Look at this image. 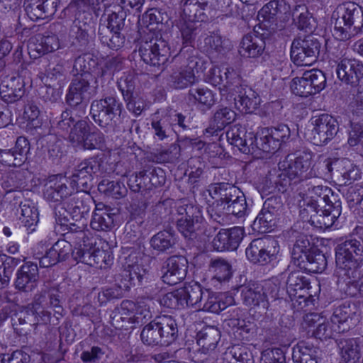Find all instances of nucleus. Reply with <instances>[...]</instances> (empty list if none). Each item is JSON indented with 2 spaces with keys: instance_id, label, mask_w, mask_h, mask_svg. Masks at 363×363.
I'll return each instance as SVG.
<instances>
[{
  "instance_id": "nucleus-1",
  "label": "nucleus",
  "mask_w": 363,
  "mask_h": 363,
  "mask_svg": "<svg viewBox=\"0 0 363 363\" xmlns=\"http://www.w3.org/2000/svg\"><path fill=\"white\" fill-rule=\"evenodd\" d=\"M300 211L303 219L320 228L331 227L342 212V203L332 189L323 185H311Z\"/></svg>"
},
{
  "instance_id": "nucleus-2",
  "label": "nucleus",
  "mask_w": 363,
  "mask_h": 363,
  "mask_svg": "<svg viewBox=\"0 0 363 363\" xmlns=\"http://www.w3.org/2000/svg\"><path fill=\"white\" fill-rule=\"evenodd\" d=\"M337 272L350 279L361 296H363V247L357 239H349L335 247Z\"/></svg>"
},
{
  "instance_id": "nucleus-3",
  "label": "nucleus",
  "mask_w": 363,
  "mask_h": 363,
  "mask_svg": "<svg viewBox=\"0 0 363 363\" xmlns=\"http://www.w3.org/2000/svg\"><path fill=\"white\" fill-rule=\"evenodd\" d=\"M313 155L308 151L298 152L288 155L279 163L281 172L275 183L282 187L279 191H285L288 187L312 177H316L315 164L312 166Z\"/></svg>"
},
{
  "instance_id": "nucleus-4",
  "label": "nucleus",
  "mask_w": 363,
  "mask_h": 363,
  "mask_svg": "<svg viewBox=\"0 0 363 363\" xmlns=\"http://www.w3.org/2000/svg\"><path fill=\"white\" fill-rule=\"evenodd\" d=\"M179 7L186 15L194 16L199 21H206L217 11L230 18L235 15L237 6L233 0H178Z\"/></svg>"
},
{
  "instance_id": "nucleus-5",
  "label": "nucleus",
  "mask_w": 363,
  "mask_h": 363,
  "mask_svg": "<svg viewBox=\"0 0 363 363\" xmlns=\"http://www.w3.org/2000/svg\"><path fill=\"white\" fill-rule=\"evenodd\" d=\"M335 18L334 35L340 40H346L363 28V9L354 3L337 6L333 13Z\"/></svg>"
},
{
  "instance_id": "nucleus-6",
  "label": "nucleus",
  "mask_w": 363,
  "mask_h": 363,
  "mask_svg": "<svg viewBox=\"0 0 363 363\" xmlns=\"http://www.w3.org/2000/svg\"><path fill=\"white\" fill-rule=\"evenodd\" d=\"M121 103L113 96L93 101L90 108V113L94 122L107 133H113L121 130L120 124L116 120L117 116L121 117Z\"/></svg>"
},
{
  "instance_id": "nucleus-7",
  "label": "nucleus",
  "mask_w": 363,
  "mask_h": 363,
  "mask_svg": "<svg viewBox=\"0 0 363 363\" xmlns=\"http://www.w3.org/2000/svg\"><path fill=\"white\" fill-rule=\"evenodd\" d=\"M321 44L313 35L295 38L291 47V59L298 66H308L316 62Z\"/></svg>"
},
{
  "instance_id": "nucleus-8",
  "label": "nucleus",
  "mask_w": 363,
  "mask_h": 363,
  "mask_svg": "<svg viewBox=\"0 0 363 363\" xmlns=\"http://www.w3.org/2000/svg\"><path fill=\"white\" fill-rule=\"evenodd\" d=\"M208 192L215 201L208 208V213L214 221L220 223L224 220V207L228 206L230 196L239 194V189L229 183H218L211 186Z\"/></svg>"
},
{
  "instance_id": "nucleus-9",
  "label": "nucleus",
  "mask_w": 363,
  "mask_h": 363,
  "mask_svg": "<svg viewBox=\"0 0 363 363\" xmlns=\"http://www.w3.org/2000/svg\"><path fill=\"white\" fill-rule=\"evenodd\" d=\"M313 128L308 133V139L315 145H326L339 131L336 118L328 114H321L312 119Z\"/></svg>"
},
{
  "instance_id": "nucleus-10",
  "label": "nucleus",
  "mask_w": 363,
  "mask_h": 363,
  "mask_svg": "<svg viewBox=\"0 0 363 363\" xmlns=\"http://www.w3.org/2000/svg\"><path fill=\"white\" fill-rule=\"evenodd\" d=\"M326 84L324 73L317 69H313L303 72L301 77H296L291 84L292 92L301 97L319 93Z\"/></svg>"
},
{
  "instance_id": "nucleus-11",
  "label": "nucleus",
  "mask_w": 363,
  "mask_h": 363,
  "mask_svg": "<svg viewBox=\"0 0 363 363\" xmlns=\"http://www.w3.org/2000/svg\"><path fill=\"white\" fill-rule=\"evenodd\" d=\"M279 251L277 241L268 236L253 240L246 248L245 253L251 262L265 264L273 260Z\"/></svg>"
},
{
  "instance_id": "nucleus-12",
  "label": "nucleus",
  "mask_w": 363,
  "mask_h": 363,
  "mask_svg": "<svg viewBox=\"0 0 363 363\" xmlns=\"http://www.w3.org/2000/svg\"><path fill=\"white\" fill-rule=\"evenodd\" d=\"M225 100L229 104L233 103L237 109L245 113H254L261 101L259 94L242 79Z\"/></svg>"
},
{
  "instance_id": "nucleus-13",
  "label": "nucleus",
  "mask_w": 363,
  "mask_h": 363,
  "mask_svg": "<svg viewBox=\"0 0 363 363\" xmlns=\"http://www.w3.org/2000/svg\"><path fill=\"white\" fill-rule=\"evenodd\" d=\"M318 170L317 176L328 177L335 169L337 175L342 178V182L350 184L352 180H355L357 169H355L350 160L347 159L335 160L332 158H321L315 164V169Z\"/></svg>"
},
{
  "instance_id": "nucleus-14",
  "label": "nucleus",
  "mask_w": 363,
  "mask_h": 363,
  "mask_svg": "<svg viewBox=\"0 0 363 363\" xmlns=\"http://www.w3.org/2000/svg\"><path fill=\"white\" fill-rule=\"evenodd\" d=\"M281 208L282 203L280 198L274 196L268 198L252 225L253 230L260 233L272 230L276 225Z\"/></svg>"
},
{
  "instance_id": "nucleus-15",
  "label": "nucleus",
  "mask_w": 363,
  "mask_h": 363,
  "mask_svg": "<svg viewBox=\"0 0 363 363\" xmlns=\"http://www.w3.org/2000/svg\"><path fill=\"white\" fill-rule=\"evenodd\" d=\"M139 54L145 63L159 68L167 61L170 56V48L163 38H155L142 44Z\"/></svg>"
},
{
  "instance_id": "nucleus-16",
  "label": "nucleus",
  "mask_w": 363,
  "mask_h": 363,
  "mask_svg": "<svg viewBox=\"0 0 363 363\" xmlns=\"http://www.w3.org/2000/svg\"><path fill=\"white\" fill-rule=\"evenodd\" d=\"M101 167V161L98 157H91L82 160L74 169L71 177V182L76 190L86 192L94 179Z\"/></svg>"
},
{
  "instance_id": "nucleus-17",
  "label": "nucleus",
  "mask_w": 363,
  "mask_h": 363,
  "mask_svg": "<svg viewBox=\"0 0 363 363\" xmlns=\"http://www.w3.org/2000/svg\"><path fill=\"white\" fill-rule=\"evenodd\" d=\"M210 82L213 86L220 85L219 92L221 100H225L235 88L239 85L242 78L230 67H214L210 70Z\"/></svg>"
},
{
  "instance_id": "nucleus-18",
  "label": "nucleus",
  "mask_w": 363,
  "mask_h": 363,
  "mask_svg": "<svg viewBox=\"0 0 363 363\" xmlns=\"http://www.w3.org/2000/svg\"><path fill=\"white\" fill-rule=\"evenodd\" d=\"M193 206H179L177 213L181 217L177 219V228L182 235L189 240L196 239L200 236L204 221L199 216H194Z\"/></svg>"
},
{
  "instance_id": "nucleus-19",
  "label": "nucleus",
  "mask_w": 363,
  "mask_h": 363,
  "mask_svg": "<svg viewBox=\"0 0 363 363\" xmlns=\"http://www.w3.org/2000/svg\"><path fill=\"white\" fill-rule=\"evenodd\" d=\"M92 79L90 72L76 76L72 79L66 96L67 102L70 106H82L84 102L90 99L91 90L90 82Z\"/></svg>"
},
{
  "instance_id": "nucleus-20",
  "label": "nucleus",
  "mask_w": 363,
  "mask_h": 363,
  "mask_svg": "<svg viewBox=\"0 0 363 363\" xmlns=\"http://www.w3.org/2000/svg\"><path fill=\"white\" fill-rule=\"evenodd\" d=\"M92 201L89 195L86 194L85 197L81 194H74L67 201L58 203L54 208V211H58L61 207L62 211H67L72 220L75 221L86 222L91 207Z\"/></svg>"
},
{
  "instance_id": "nucleus-21",
  "label": "nucleus",
  "mask_w": 363,
  "mask_h": 363,
  "mask_svg": "<svg viewBox=\"0 0 363 363\" xmlns=\"http://www.w3.org/2000/svg\"><path fill=\"white\" fill-rule=\"evenodd\" d=\"M330 320L336 333H342L349 331L359 320L355 305L345 302L337 306L334 310Z\"/></svg>"
},
{
  "instance_id": "nucleus-22",
  "label": "nucleus",
  "mask_w": 363,
  "mask_h": 363,
  "mask_svg": "<svg viewBox=\"0 0 363 363\" xmlns=\"http://www.w3.org/2000/svg\"><path fill=\"white\" fill-rule=\"evenodd\" d=\"M67 182V179L62 176L50 177L44 186L45 199L50 202L62 203L67 201L73 196L74 188L71 184L68 186Z\"/></svg>"
},
{
  "instance_id": "nucleus-23",
  "label": "nucleus",
  "mask_w": 363,
  "mask_h": 363,
  "mask_svg": "<svg viewBox=\"0 0 363 363\" xmlns=\"http://www.w3.org/2000/svg\"><path fill=\"white\" fill-rule=\"evenodd\" d=\"M262 147L264 152H274L279 149L290 136V129L285 124H279L271 128H262L259 131Z\"/></svg>"
},
{
  "instance_id": "nucleus-24",
  "label": "nucleus",
  "mask_w": 363,
  "mask_h": 363,
  "mask_svg": "<svg viewBox=\"0 0 363 363\" xmlns=\"http://www.w3.org/2000/svg\"><path fill=\"white\" fill-rule=\"evenodd\" d=\"M187 259L183 256L169 257L162 268V281L169 285H175L181 282L186 275Z\"/></svg>"
},
{
  "instance_id": "nucleus-25",
  "label": "nucleus",
  "mask_w": 363,
  "mask_h": 363,
  "mask_svg": "<svg viewBox=\"0 0 363 363\" xmlns=\"http://www.w3.org/2000/svg\"><path fill=\"white\" fill-rule=\"evenodd\" d=\"M30 146L28 140L23 136L17 138L11 149H0V163L9 167H20L27 160Z\"/></svg>"
},
{
  "instance_id": "nucleus-26",
  "label": "nucleus",
  "mask_w": 363,
  "mask_h": 363,
  "mask_svg": "<svg viewBox=\"0 0 363 363\" xmlns=\"http://www.w3.org/2000/svg\"><path fill=\"white\" fill-rule=\"evenodd\" d=\"M39 280V272L37 264L28 262L17 270L14 285L20 291L29 293L37 286Z\"/></svg>"
},
{
  "instance_id": "nucleus-27",
  "label": "nucleus",
  "mask_w": 363,
  "mask_h": 363,
  "mask_svg": "<svg viewBox=\"0 0 363 363\" xmlns=\"http://www.w3.org/2000/svg\"><path fill=\"white\" fill-rule=\"evenodd\" d=\"M336 73L340 80L356 87L363 77V63L356 59L345 58L338 63Z\"/></svg>"
},
{
  "instance_id": "nucleus-28",
  "label": "nucleus",
  "mask_w": 363,
  "mask_h": 363,
  "mask_svg": "<svg viewBox=\"0 0 363 363\" xmlns=\"http://www.w3.org/2000/svg\"><path fill=\"white\" fill-rule=\"evenodd\" d=\"M25 94V82L16 74L5 76L0 83V96L6 103L19 101Z\"/></svg>"
},
{
  "instance_id": "nucleus-29",
  "label": "nucleus",
  "mask_w": 363,
  "mask_h": 363,
  "mask_svg": "<svg viewBox=\"0 0 363 363\" xmlns=\"http://www.w3.org/2000/svg\"><path fill=\"white\" fill-rule=\"evenodd\" d=\"M244 237L241 227L220 230L213 240V246L218 251L235 250Z\"/></svg>"
},
{
  "instance_id": "nucleus-30",
  "label": "nucleus",
  "mask_w": 363,
  "mask_h": 363,
  "mask_svg": "<svg viewBox=\"0 0 363 363\" xmlns=\"http://www.w3.org/2000/svg\"><path fill=\"white\" fill-rule=\"evenodd\" d=\"M187 64L173 70L169 78L171 86L177 89H182L192 85L196 81L194 68L197 61L193 56L187 58Z\"/></svg>"
},
{
  "instance_id": "nucleus-31",
  "label": "nucleus",
  "mask_w": 363,
  "mask_h": 363,
  "mask_svg": "<svg viewBox=\"0 0 363 363\" xmlns=\"http://www.w3.org/2000/svg\"><path fill=\"white\" fill-rule=\"evenodd\" d=\"M57 0H25L23 6L32 21L52 16L57 10Z\"/></svg>"
},
{
  "instance_id": "nucleus-32",
  "label": "nucleus",
  "mask_w": 363,
  "mask_h": 363,
  "mask_svg": "<svg viewBox=\"0 0 363 363\" xmlns=\"http://www.w3.org/2000/svg\"><path fill=\"white\" fill-rule=\"evenodd\" d=\"M59 48V40L54 35L48 36L37 35L32 37L28 43V53L30 57L33 59H37L42 55L57 50Z\"/></svg>"
},
{
  "instance_id": "nucleus-33",
  "label": "nucleus",
  "mask_w": 363,
  "mask_h": 363,
  "mask_svg": "<svg viewBox=\"0 0 363 363\" xmlns=\"http://www.w3.org/2000/svg\"><path fill=\"white\" fill-rule=\"evenodd\" d=\"M147 275L146 269L137 263L126 262L121 272L116 276V282H121L129 291L132 286L141 284Z\"/></svg>"
},
{
  "instance_id": "nucleus-34",
  "label": "nucleus",
  "mask_w": 363,
  "mask_h": 363,
  "mask_svg": "<svg viewBox=\"0 0 363 363\" xmlns=\"http://www.w3.org/2000/svg\"><path fill=\"white\" fill-rule=\"evenodd\" d=\"M236 118L234 111L227 106L219 107L209 121V125L205 130L207 136H218L224 128Z\"/></svg>"
},
{
  "instance_id": "nucleus-35",
  "label": "nucleus",
  "mask_w": 363,
  "mask_h": 363,
  "mask_svg": "<svg viewBox=\"0 0 363 363\" xmlns=\"http://www.w3.org/2000/svg\"><path fill=\"white\" fill-rule=\"evenodd\" d=\"M182 11V14L177 23L181 33L183 44L192 47L196 37L202 30V21H199L194 16L186 15Z\"/></svg>"
},
{
  "instance_id": "nucleus-36",
  "label": "nucleus",
  "mask_w": 363,
  "mask_h": 363,
  "mask_svg": "<svg viewBox=\"0 0 363 363\" xmlns=\"http://www.w3.org/2000/svg\"><path fill=\"white\" fill-rule=\"evenodd\" d=\"M71 251L72 245L69 242L65 240H58L40 259V266L49 267L64 261L68 257Z\"/></svg>"
},
{
  "instance_id": "nucleus-37",
  "label": "nucleus",
  "mask_w": 363,
  "mask_h": 363,
  "mask_svg": "<svg viewBox=\"0 0 363 363\" xmlns=\"http://www.w3.org/2000/svg\"><path fill=\"white\" fill-rule=\"evenodd\" d=\"M135 308V302L124 300L119 307H117L111 314V324L116 329L127 328L133 326V310Z\"/></svg>"
},
{
  "instance_id": "nucleus-38",
  "label": "nucleus",
  "mask_w": 363,
  "mask_h": 363,
  "mask_svg": "<svg viewBox=\"0 0 363 363\" xmlns=\"http://www.w3.org/2000/svg\"><path fill=\"white\" fill-rule=\"evenodd\" d=\"M182 298V308L195 306L200 308L205 296V290L197 282L186 284L179 289Z\"/></svg>"
},
{
  "instance_id": "nucleus-39",
  "label": "nucleus",
  "mask_w": 363,
  "mask_h": 363,
  "mask_svg": "<svg viewBox=\"0 0 363 363\" xmlns=\"http://www.w3.org/2000/svg\"><path fill=\"white\" fill-rule=\"evenodd\" d=\"M265 48L263 38L256 33L245 35L240 43L239 52L245 57H257L261 55Z\"/></svg>"
},
{
  "instance_id": "nucleus-40",
  "label": "nucleus",
  "mask_w": 363,
  "mask_h": 363,
  "mask_svg": "<svg viewBox=\"0 0 363 363\" xmlns=\"http://www.w3.org/2000/svg\"><path fill=\"white\" fill-rule=\"evenodd\" d=\"M320 353L318 347L300 342L293 348L292 359L294 363H318Z\"/></svg>"
},
{
  "instance_id": "nucleus-41",
  "label": "nucleus",
  "mask_w": 363,
  "mask_h": 363,
  "mask_svg": "<svg viewBox=\"0 0 363 363\" xmlns=\"http://www.w3.org/2000/svg\"><path fill=\"white\" fill-rule=\"evenodd\" d=\"M204 294L199 310L218 313L225 310L233 301L232 297H227L223 294L217 295L206 289Z\"/></svg>"
},
{
  "instance_id": "nucleus-42",
  "label": "nucleus",
  "mask_w": 363,
  "mask_h": 363,
  "mask_svg": "<svg viewBox=\"0 0 363 363\" xmlns=\"http://www.w3.org/2000/svg\"><path fill=\"white\" fill-rule=\"evenodd\" d=\"M55 220L58 224L61 230L65 232L67 238L72 240V236L74 235L79 230H84L86 225V223L84 221H77V223L72 220L69 217V214L67 211H62L61 207L59 208L58 211H54Z\"/></svg>"
},
{
  "instance_id": "nucleus-43",
  "label": "nucleus",
  "mask_w": 363,
  "mask_h": 363,
  "mask_svg": "<svg viewBox=\"0 0 363 363\" xmlns=\"http://www.w3.org/2000/svg\"><path fill=\"white\" fill-rule=\"evenodd\" d=\"M164 346L174 342L178 337L176 320L169 315H163L155 319Z\"/></svg>"
},
{
  "instance_id": "nucleus-44",
  "label": "nucleus",
  "mask_w": 363,
  "mask_h": 363,
  "mask_svg": "<svg viewBox=\"0 0 363 363\" xmlns=\"http://www.w3.org/2000/svg\"><path fill=\"white\" fill-rule=\"evenodd\" d=\"M220 338V330L213 326H207L203 328L196 335L197 344L201 347L203 352L214 350Z\"/></svg>"
},
{
  "instance_id": "nucleus-45",
  "label": "nucleus",
  "mask_w": 363,
  "mask_h": 363,
  "mask_svg": "<svg viewBox=\"0 0 363 363\" xmlns=\"http://www.w3.org/2000/svg\"><path fill=\"white\" fill-rule=\"evenodd\" d=\"M296 266L309 273H319L325 269L327 259L322 252L313 251L308 253L306 259H303Z\"/></svg>"
},
{
  "instance_id": "nucleus-46",
  "label": "nucleus",
  "mask_w": 363,
  "mask_h": 363,
  "mask_svg": "<svg viewBox=\"0 0 363 363\" xmlns=\"http://www.w3.org/2000/svg\"><path fill=\"white\" fill-rule=\"evenodd\" d=\"M340 354L346 363H358L361 358V350L357 339L339 340Z\"/></svg>"
},
{
  "instance_id": "nucleus-47",
  "label": "nucleus",
  "mask_w": 363,
  "mask_h": 363,
  "mask_svg": "<svg viewBox=\"0 0 363 363\" xmlns=\"http://www.w3.org/2000/svg\"><path fill=\"white\" fill-rule=\"evenodd\" d=\"M98 34L101 43L112 50L120 49L125 43V35L121 31L110 30L105 23H100Z\"/></svg>"
},
{
  "instance_id": "nucleus-48",
  "label": "nucleus",
  "mask_w": 363,
  "mask_h": 363,
  "mask_svg": "<svg viewBox=\"0 0 363 363\" xmlns=\"http://www.w3.org/2000/svg\"><path fill=\"white\" fill-rule=\"evenodd\" d=\"M89 250V255H85V264L101 269H106L113 264V256L110 250L100 248Z\"/></svg>"
},
{
  "instance_id": "nucleus-49",
  "label": "nucleus",
  "mask_w": 363,
  "mask_h": 363,
  "mask_svg": "<svg viewBox=\"0 0 363 363\" xmlns=\"http://www.w3.org/2000/svg\"><path fill=\"white\" fill-rule=\"evenodd\" d=\"M209 269L213 273V279L219 282L228 281L233 274L231 264L221 257L212 259L209 263Z\"/></svg>"
},
{
  "instance_id": "nucleus-50",
  "label": "nucleus",
  "mask_w": 363,
  "mask_h": 363,
  "mask_svg": "<svg viewBox=\"0 0 363 363\" xmlns=\"http://www.w3.org/2000/svg\"><path fill=\"white\" fill-rule=\"evenodd\" d=\"M189 100L209 110L216 103L214 94L208 88H191L189 91Z\"/></svg>"
},
{
  "instance_id": "nucleus-51",
  "label": "nucleus",
  "mask_w": 363,
  "mask_h": 363,
  "mask_svg": "<svg viewBox=\"0 0 363 363\" xmlns=\"http://www.w3.org/2000/svg\"><path fill=\"white\" fill-rule=\"evenodd\" d=\"M20 208L21 223L28 230L33 231L39 220V213L37 208L33 202L26 201L21 203Z\"/></svg>"
},
{
  "instance_id": "nucleus-52",
  "label": "nucleus",
  "mask_w": 363,
  "mask_h": 363,
  "mask_svg": "<svg viewBox=\"0 0 363 363\" xmlns=\"http://www.w3.org/2000/svg\"><path fill=\"white\" fill-rule=\"evenodd\" d=\"M307 279L298 272H291L286 281V292L291 298L303 296L302 292L308 288Z\"/></svg>"
},
{
  "instance_id": "nucleus-53",
  "label": "nucleus",
  "mask_w": 363,
  "mask_h": 363,
  "mask_svg": "<svg viewBox=\"0 0 363 363\" xmlns=\"http://www.w3.org/2000/svg\"><path fill=\"white\" fill-rule=\"evenodd\" d=\"M72 140L77 144V147L89 150H101L105 143L104 135L99 131L90 133L84 138L72 135Z\"/></svg>"
},
{
  "instance_id": "nucleus-54",
  "label": "nucleus",
  "mask_w": 363,
  "mask_h": 363,
  "mask_svg": "<svg viewBox=\"0 0 363 363\" xmlns=\"http://www.w3.org/2000/svg\"><path fill=\"white\" fill-rule=\"evenodd\" d=\"M241 296L246 306H257L263 303V294L261 284H250L240 287Z\"/></svg>"
},
{
  "instance_id": "nucleus-55",
  "label": "nucleus",
  "mask_w": 363,
  "mask_h": 363,
  "mask_svg": "<svg viewBox=\"0 0 363 363\" xmlns=\"http://www.w3.org/2000/svg\"><path fill=\"white\" fill-rule=\"evenodd\" d=\"M98 189L100 192L116 199L124 197L128 192L127 188L123 182L111 181L108 179L101 181Z\"/></svg>"
},
{
  "instance_id": "nucleus-56",
  "label": "nucleus",
  "mask_w": 363,
  "mask_h": 363,
  "mask_svg": "<svg viewBox=\"0 0 363 363\" xmlns=\"http://www.w3.org/2000/svg\"><path fill=\"white\" fill-rule=\"evenodd\" d=\"M150 245L154 250L158 252H170V250L175 245V239L170 231H160L152 237Z\"/></svg>"
},
{
  "instance_id": "nucleus-57",
  "label": "nucleus",
  "mask_w": 363,
  "mask_h": 363,
  "mask_svg": "<svg viewBox=\"0 0 363 363\" xmlns=\"http://www.w3.org/2000/svg\"><path fill=\"white\" fill-rule=\"evenodd\" d=\"M113 223L112 215L96 207L90 221L91 228L96 231H107L111 229Z\"/></svg>"
},
{
  "instance_id": "nucleus-58",
  "label": "nucleus",
  "mask_w": 363,
  "mask_h": 363,
  "mask_svg": "<svg viewBox=\"0 0 363 363\" xmlns=\"http://www.w3.org/2000/svg\"><path fill=\"white\" fill-rule=\"evenodd\" d=\"M156 320L147 324L140 333V339L143 344L148 346H164L160 335Z\"/></svg>"
},
{
  "instance_id": "nucleus-59",
  "label": "nucleus",
  "mask_w": 363,
  "mask_h": 363,
  "mask_svg": "<svg viewBox=\"0 0 363 363\" xmlns=\"http://www.w3.org/2000/svg\"><path fill=\"white\" fill-rule=\"evenodd\" d=\"M293 21L300 30L307 31L312 28V16L305 5H297L292 11Z\"/></svg>"
},
{
  "instance_id": "nucleus-60",
  "label": "nucleus",
  "mask_w": 363,
  "mask_h": 363,
  "mask_svg": "<svg viewBox=\"0 0 363 363\" xmlns=\"http://www.w3.org/2000/svg\"><path fill=\"white\" fill-rule=\"evenodd\" d=\"M311 243L308 237L305 235L298 236L291 252L294 264L297 265V263L302 261L303 259H306L308 253L311 252Z\"/></svg>"
},
{
  "instance_id": "nucleus-61",
  "label": "nucleus",
  "mask_w": 363,
  "mask_h": 363,
  "mask_svg": "<svg viewBox=\"0 0 363 363\" xmlns=\"http://www.w3.org/2000/svg\"><path fill=\"white\" fill-rule=\"evenodd\" d=\"M226 138L228 143L238 147L240 152L249 151L247 147L242 146V142L245 141V137L247 136L246 128L240 124H235L230 128L226 132Z\"/></svg>"
},
{
  "instance_id": "nucleus-62",
  "label": "nucleus",
  "mask_w": 363,
  "mask_h": 363,
  "mask_svg": "<svg viewBox=\"0 0 363 363\" xmlns=\"http://www.w3.org/2000/svg\"><path fill=\"white\" fill-rule=\"evenodd\" d=\"M147 299H141L135 302V308L133 310V326L143 324L152 318V312L149 302Z\"/></svg>"
},
{
  "instance_id": "nucleus-63",
  "label": "nucleus",
  "mask_w": 363,
  "mask_h": 363,
  "mask_svg": "<svg viewBox=\"0 0 363 363\" xmlns=\"http://www.w3.org/2000/svg\"><path fill=\"white\" fill-rule=\"evenodd\" d=\"M125 287L121 282H116L111 287L102 289L97 296L98 302L103 305L113 299L122 298L125 293L128 291Z\"/></svg>"
},
{
  "instance_id": "nucleus-64",
  "label": "nucleus",
  "mask_w": 363,
  "mask_h": 363,
  "mask_svg": "<svg viewBox=\"0 0 363 363\" xmlns=\"http://www.w3.org/2000/svg\"><path fill=\"white\" fill-rule=\"evenodd\" d=\"M140 175L148 179L151 185L155 187L162 186L166 181L165 173L160 167L146 166L143 170L140 172Z\"/></svg>"
}]
</instances>
